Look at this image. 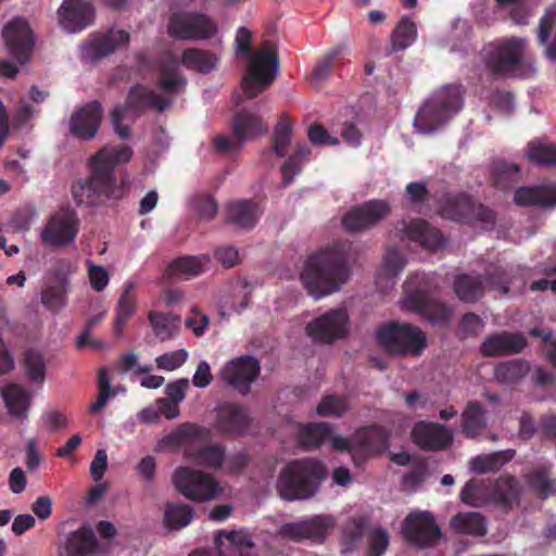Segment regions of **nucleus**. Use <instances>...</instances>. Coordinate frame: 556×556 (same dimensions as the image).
<instances>
[{
    "mask_svg": "<svg viewBox=\"0 0 556 556\" xmlns=\"http://www.w3.org/2000/svg\"><path fill=\"white\" fill-rule=\"evenodd\" d=\"M348 409L349 405L343 397L326 395L317 406V414L320 416L341 417Z\"/></svg>",
    "mask_w": 556,
    "mask_h": 556,
    "instance_id": "e2e57ef3",
    "label": "nucleus"
},
{
    "mask_svg": "<svg viewBox=\"0 0 556 556\" xmlns=\"http://www.w3.org/2000/svg\"><path fill=\"white\" fill-rule=\"evenodd\" d=\"M394 231L402 242L416 243L427 250L437 251L445 244L442 232L424 219L400 220Z\"/></svg>",
    "mask_w": 556,
    "mask_h": 556,
    "instance_id": "4468645a",
    "label": "nucleus"
},
{
    "mask_svg": "<svg viewBox=\"0 0 556 556\" xmlns=\"http://www.w3.org/2000/svg\"><path fill=\"white\" fill-rule=\"evenodd\" d=\"M464 89L447 85L437 90L419 109L414 125L419 132L431 134L453 118L463 106Z\"/></svg>",
    "mask_w": 556,
    "mask_h": 556,
    "instance_id": "39448f33",
    "label": "nucleus"
},
{
    "mask_svg": "<svg viewBox=\"0 0 556 556\" xmlns=\"http://www.w3.org/2000/svg\"><path fill=\"white\" fill-rule=\"evenodd\" d=\"M231 128L236 139L245 141L267 132L261 116L247 110L239 111L232 118Z\"/></svg>",
    "mask_w": 556,
    "mask_h": 556,
    "instance_id": "2f4dec72",
    "label": "nucleus"
},
{
    "mask_svg": "<svg viewBox=\"0 0 556 556\" xmlns=\"http://www.w3.org/2000/svg\"><path fill=\"white\" fill-rule=\"evenodd\" d=\"M188 358V352L184 349L164 353L155 358L159 369L173 371L185 364Z\"/></svg>",
    "mask_w": 556,
    "mask_h": 556,
    "instance_id": "69168bd1",
    "label": "nucleus"
},
{
    "mask_svg": "<svg viewBox=\"0 0 556 556\" xmlns=\"http://www.w3.org/2000/svg\"><path fill=\"white\" fill-rule=\"evenodd\" d=\"M78 232V218L74 211L62 208L54 213L41 231L45 245L61 248L73 242Z\"/></svg>",
    "mask_w": 556,
    "mask_h": 556,
    "instance_id": "2eb2a0df",
    "label": "nucleus"
},
{
    "mask_svg": "<svg viewBox=\"0 0 556 556\" xmlns=\"http://www.w3.org/2000/svg\"><path fill=\"white\" fill-rule=\"evenodd\" d=\"M333 527V517L318 515L312 518L283 523L279 529V533L281 536L295 542L302 540H316L321 542L328 531Z\"/></svg>",
    "mask_w": 556,
    "mask_h": 556,
    "instance_id": "6ab92c4d",
    "label": "nucleus"
},
{
    "mask_svg": "<svg viewBox=\"0 0 556 556\" xmlns=\"http://www.w3.org/2000/svg\"><path fill=\"white\" fill-rule=\"evenodd\" d=\"M350 330V317L345 308H334L309 321L306 333L314 341L331 344L344 339Z\"/></svg>",
    "mask_w": 556,
    "mask_h": 556,
    "instance_id": "f8f14e48",
    "label": "nucleus"
},
{
    "mask_svg": "<svg viewBox=\"0 0 556 556\" xmlns=\"http://www.w3.org/2000/svg\"><path fill=\"white\" fill-rule=\"evenodd\" d=\"M328 470L323 462L315 458H299L289 462L280 471L276 489L279 496L288 502L306 501L314 497Z\"/></svg>",
    "mask_w": 556,
    "mask_h": 556,
    "instance_id": "7ed1b4c3",
    "label": "nucleus"
},
{
    "mask_svg": "<svg viewBox=\"0 0 556 556\" xmlns=\"http://www.w3.org/2000/svg\"><path fill=\"white\" fill-rule=\"evenodd\" d=\"M103 116V108L99 101H91L77 111L70 118V131L81 140H91L98 134Z\"/></svg>",
    "mask_w": 556,
    "mask_h": 556,
    "instance_id": "393cba45",
    "label": "nucleus"
},
{
    "mask_svg": "<svg viewBox=\"0 0 556 556\" xmlns=\"http://www.w3.org/2000/svg\"><path fill=\"white\" fill-rule=\"evenodd\" d=\"M173 103L172 99L161 97L155 91L142 85H136L130 88L126 102L123 108L132 111L137 115L142 114L147 109L151 108L157 112H164Z\"/></svg>",
    "mask_w": 556,
    "mask_h": 556,
    "instance_id": "bb28decb",
    "label": "nucleus"
},
{
    "mask_svg": "<svg viewBox=\"0 0 556 556\" xmlns=\"http://www.w3.org/2000/svg\"><path fill=\"white\" fill-rule=\"evenodd\" d=\"M332 427L327 422L309 424L301 428L299 441L306 448H315L330 439Z\"/></svg>",
    "mask_w": 556,
    "mask_h": 556,
    "instance_id": "a18cd8bd",
    "label": "nucleus"
},
{
    "mask_svg": "<svg viewBox=\"0 0 556 556\" xmlns=\"http://www.w3.org/2000/svg\"><path fill=\"white\" fill-rule=\"evenodd\" d=\"M414 442L426 451H443L452 445L453 431L443 424L418 421L412 431Z\"/></svg>",
    "mask_w": 556,
    "mask_h": 556,
    "instance_id": "5701e85b",
    "label": "nucleus"
},
{
    "mask_svg": "<svg viewBox=\"0 0 556 556\" xmlns=\"http://www.w3.org/2000/svg\"><path fill=\"white\" fill-rule=\"evenodd\" d=\"M453 289L459 301L475 303L484 295L485 285L482 275L459 274L454 278Z\"/></svg>",
    "mask_w": 556,
    "mask_h": 556,
    "instance_id": "473e14b6",
    "label": "nucleus"
},
{
    "mask_svg": "<svg viewBox=\"0 0 556 556\" xmlns=\"http://www.w3.org/2000/svg\"><path fill=\"white\" fill-rule=\"evenodd\" d=\"M250 416L245 407L225 402L216 408L215 429L222 435L241 437L250 428Z\"/></svg>",
    "mask_w": 556,
    "mask_h": 556,
    "instance_id": "4be33fe9",
    "label": "nucleus"
},
{
    "mask_svg": "<svg viewBox=\"0 0 556 556\" xmlns=\"http://www.w3.org/2000/svg\"><path fill=\"white\" fill-rule=\"evenodd\" d=\"M494 496L498 502L510 504L519 497V486L515 477H501L493 489Z\"/></svg>",
    "mask_w": 556,
    "mask_h": 556,
    "instance_id": "4d7b16f0",
    "label": "nucleus"
},
{
    "mask_svg": "<svg viewBox=\"0 0 556 556\" xmlns=\"http://www.w3.org/2000/svg\"><path fill=\"white\" fill-rule=\"evenodd\" d=\"M482 277L485 289L498 291L504 295L509 293V285L513 281L511 270L502 266H490Z\"/></svg>",
    "mask_w": 556,
    "mask_h": 556,
    "instance_id": "3c124183",
    "label": "nucleus"
},
{
    "mask_svg": "<svg viewBox=\"0 0 556 556\" xmlns=\"http://www.w3.org/2000/svg\"><path fill=\"white\" fill-rule=\"evenodd\" d=\"M404 305L432 325H448L453 311L434 299L438 285L426 274L410 276L405 282Z\"/></svg>",
    "mask_w": 556,
    "mask_h": 556,
    "instance_id": "20e7f679",
    "label": "nucleus"
},
{
    "mask_svg": "<svg viewBox=\"0 0 556 556\" xmlns=\"http://www.w3.org/2000/svg\"><path fill=\"white\" fill-rule=\"evenodd\" d=\"M376 337L378 342L394 355L418 356L427 346L425 333L409 324L390 321L377 329Z\"/></svg>",
    "mask_w": 556,
    "mask_h": 556,
    "instance_id": "6e6552de",
    "label": "nucleus"
},
{
    "mask_svg": "<svg viewBox=\"0 0 556 556\" xmlns=\"http://www.w3.org/2000/svg\"><path fill=\"white\" fill-rule=\"evenodd\" d=\"M527 155L538 165L553 166L556 164V146L543 139L533 140L528 143Z\"/></svg>",
    "mask_w": 556,
    "mask_h": 556,
    "instance_id": "09e8293b",
    "label": "nucleus"
},
{
    "mask_svg": "<svg viewBox=\"0 0 556 556\" xmlns=\"http://www.w3.org/2000/svg\"><path fill=\"white\" fill-rule=\"evenodd\" d=\"M24 369L27 378L41 384L46 379V362L43 355L36 350H27L24 354Z\"/></svg>",
    "mask_w": 556,
    "mask_h": 556,
    "instance_id": "6e6d98bb",
    "label": "nucleus"
},
{
    "mask_svg": "<svg viewBox=\"0 0 556 556\" xmlns=\"http://www.w3.org/2000/svg\"><path fill=\"white\" fill-rule=\"evenodd\" d=\"M134 289L135 283L132 281L125 282L123 293L116 305V317L113 325V333L115 337L122 336L127 321L136 311V301L130 294Z\"/></svg>",
    "mask_w": 556,
    "mask_h": 556,
    "instance_id": "4c0bfd02",
    "label": "nucleus"
},
{
    "mask_svg": "<svg viewBox=\"0 0 556 556\" xmlns=\"http://www.w3.org/2000/svg\"><path fill=\"white\" fill-rule=\"evenodd\" d=\"M391 211L388 201L369 200L351 207L342 217V226L351 233L366 231L387 218Z\"/></svg>",
    "mask_w": 556,
    "mask_h": 556,
    "instance_id": "ddd939ff",
    "label": "nucleus"
},
{
    "mask_svg": "<svg viewBox=\"0 0 556 556\" xmlns=\"http://www.w3.org/2000/svg\"><path fill=\"white\" fill-rule=\"evenodd\" d=\"M486 492L483 480H469L460 492V500L471 506L479 507L483 503Z\"/></svg>",
    "mask_w": 556,
    "mask_h": 556,
    "instance_id": "680f3d73",
    "label": "nucleus"
},
{
    "mask_svg": "<svg viewBox=\"0 0 556 556\" xmlns=\"http://www.w3.org/2000/svg\"><path fill=\"white\" fill-rule=\"evenodd\" d=\"M156 85L164 93L176 96L185 91L187 78L177 65L164 64L160 67Z\"/></svg>",
    "mask_w": 556,
    "mask_h": 556,
    "instance_id": "58836bf2",
    "label": "nucleus"
},
{
    "mask_svg": "<svg viewBox=\"0 0 556 556\" xmlns=\"http://www.w3.org/2000/svg\"><path fill=\"white\" fill-rule=\"evenodd\" d=\"M2 37L8 51L20 64L29 61L34 48V37L25 18L14 17L8 22L3 27Z\"/></svg>",
    "mask_w": 556,
    "mask_h": 556,
    "instance_id": "f3484780",
    "label": "nucleus"
},
{
    "mask_svg": "<svg viewBox=\"0 0 556 556\" xmlns=\"http://www.w3.org/2000/svg\"><path fill=\"white\" fill-rule=\"evenodd\" d=\"M368 525L369 519L366 516H354L346 521L343 528L345 549H353L357 546Z\"/></svg>",
    "mask_w": 556,
    "mask_h": 556,
    "instance_id": "5fc2aeb1",
    "label": "nucleus"
},
{
    "mask_svg": "<svg viewBox=\"0 0 556 556\" xmlns=\"http://www.w3.org/2000/svg\"><path fill=\"white\" fill-rule=\"evenodd\" d=\"M148 318L154 334L161 341L173 339L179 331L180 318L176 315L151 311Z\"/></svg>",
    "mask_w": 556,
    "mask_h": 556,
    "instance_id": "ea45409f",
    "label": "nucleus"
},
{
    "mask_svg": "<svg viewBox=\"0 0 556 556\" xmlns=\"http://www.w3.org/2000/svg\"><path fill=\"white\" fill-rule=\"evenodd\" d=\"M260 362L250 355L240 356L226 363L222 369L223 379L239 393L245 395L251 391V383L260 375Z\"/></svg>",
    "mask_w": 556,
    "mask_h": 556,
    "instance_id": "a211bd4d",
    "label": "nucleus"
},
{
    "mask_svg": "<svg viewBox=\"0 0 556 556\" xmlns=\"http://www.w3.org/2000/svg\"><path fill=\"white\" fill-rule=\"evenodd\" d=\"M130 36L126 30L110 29L108 33L90 35L81 49V56L89 62H98L113 53L117 48L126 46Z\"/></svg>",
    "mask_w": 556,
    "mask_h": 556,
    "instance_id": "aec40b11",
    "label": "nucleus"
},
{
    "mask_svg": "<svg viewBox=\"0 0 556 556\" xmlns=\"http://www.w3.org/2000/svg\"><path fill=\"white\" fill-rule=\"evenodd\" d=\"M311 149L307 144H298L293 154L288 157L283 163L282 184L288 187L294 179V176L301 172V166L304 162L308 161Z\"/></svg>",
    "mask_w": 556,
    "mask_h": 556,
    "instance_id": "8fccbe9b",
    "label": "nucleus"
},
{
    "mask_svg": "<svg viewBox=\"0 0 556 556\" xmlns=\"http://www.w3.org/2000/svg\"><path fill=\"white\" fill-rule=\"evenodd\" d=\"M98 542L92 529L81 527L72 532L65 543L66 556H86L93 553Z\"/></svg>",
    "mask_w": 556,
    "mask_h": 556,
    "instance_id": "e433bc0d",
    "label": "nucleus"
},
{
    "mask_svg": "<svg viewBox=\"0 0 556 556\" xmlns=\"http://www.w3.org/2000/svg\"><path fill=\"white\" fill-rule=\"evenodd\" d=\"M189 457L197 464L208 468H220L226 455V448L222 444L203 445L188 450Z\"/></svg>",
    "mask_w": 556,
    "mask_h": 556,
    "instance_id": "79ce46f5",
    "label": "nucleus"
},
{
    "mask_svg": "<svg viewBox=\"0 0 556 556\" xmlns=\"http://www.w3.org/2000/svg\"><path fill=\"white\" fill-rule=\"evenodd\" d=\"M528 483L543 500L553 493L554 481L549 479V472L544 467L532 470L528 475Z\"/></svg>",
    "mask_w": 556,
    "mask_h": 556,
    "instance_id": "bf43d9fd",
    "label": "nucleus"
},
{
    "mask_svg": "<svg viewBox=\"0 0 556 556\" xmlns=\"http://www.w3.org/2000/svg\"><path fill=\"white\" fill-rule=\"evenodd\" d=\"M417 35L416 25L408 17H402L391 34L392 49L404 50L412 45Z\"/></svg>",
    "mask_w": 556,
    "mask_h": 556,
    "instance_id": "864d4df0",
    "label": "nucleus"
},
{
    "mask_svg": "<svg viewBox=\"0 0 556 556\" xmlns=\"http://www.w3.org/2000/svg\"><path fill=\"white\" fill-rule=\"evenodd\" d=\"M440 214L453 222L481 224L484 228H492L495 224L494 212L466 193L446 195L440 203Z\"/></svg>",
    "mask_w": 556,
    "mask_h": 556,
    "instance_id": "1a4fd4ad",
    "label": "nucleus"
},
{
    "mask_svg": "<svg viewBox=\"0 0 556 556\" xmlns=\"http://www.w3.org/2000/svg\"><path fill=\"white\" fill-rule=\"evenodd\" d=\"M344 46L332 48L318 61L312 73V79L314 83H321L331 75L333 61L344 51Z\"/></svg>",
    "mask_w": 556,
    "mask_h": 556,
    "instance_id": "052dcab7",
    "label": "nucleus"
},
{
    "mask_svg": "<svg viewBox=\"0 0 556 556\" xmlns=\"http://www.w3.org/2000/svg\"><path fill=\"white\" fill-rule=\"evenodd\" d=\"M353 442L357 446V452L364 455H372L388 447L389 433L379 425L366 426L355 431Z\"/></svg>",
    "mask_w": 556,
    "mask_h": 556,
    "instance_id": "cd10ccee",
    "label": "nucleus"
},
{
    "mask_svg": "<svg viewBox=\"0 0 556 556\" xmlns=\"http://www.w3.org/2000/svg\"><path fill=\"white\" fill-rule=\"evenodd\" d=\"M402 531L407 541L422 548L433 546L442 535L429 511L409 514L403 522Z\"/></svg>",
    "mask_w": 556,
    "mask_h": 556,
    "instance_id": "dca6fc26",
    "label": "nucleus"
},
{
    "mask_svg": "<svg viewBox=\"0 0 556 556\" xmlns=\"http://www.w3.org/2000/svg\"><path fill=\"white\" fill-rule=\"evenodd\" d=\"M406 260L397 248H390L383 258L382 269L386 276L396 277L405 267Z\"/></svg>",
    "mask_w": 556,
    "mask_h": 556,
    "instance_id": "0e129e2a",
    "label": "nucleus"
},
{
    "mask_svg": "<svg viewBox=\"0 0 556 556\" xmlns=\"http://www.w3.org/2000/svg\"><path fill=\"white\" fill-rule=\"evenodd\" d=\"M194 509L181 502H168L164 506L163 525L167 530L178 531L191 523Z\"/></svg>",
    "mask_w": 556,
    "mask_h": 556,
    "instance_id": "c9c22d12",
    "label": "nucleus"
},
{
    "mask_svg": "<svg viewBox=\"0 0 556 556\" xmlns=\"http://www.w3.org/2000/svg\"><path fill=\"white\" fill-rule=\"evenodd\" d=\"M292 124L286 114H282L275 126L271 139L273 149L277 156L283 157L288 153L291 142Z\"/></svg>",
    "mask_w": 556,
    "mask_h": 556,
    "instance_id": "603ef678",
    "label": "nucleus"
},
{
    "mask_svg": "<svg viewBox=\"0 0 556 556\" xmlns=\"http://www.w3.org/2000/svg\"><path fill=\"white\" fill-rule=\"evenodd\" d=\"M527 40L511 37L489 45L483 52L485 68L495 77H516L523 70Z\"/></svg>",
    "mask_w": 556,
    "mask_h": 556,
    "instance_id": "423d86ee",
    "label": "nucleus"
},
{
    "mask_svg": "<svg viewBox=\"0 0 556 556\" xmlns=\"http://www.w3.org/2000/svg\"><path fill=\"white\" fill-rule=\"evenodd\" d=\"M61 26L77 33L90 26L94 21V8L87 0H64L58 10Z\"/></svg>",
    "mask_w": 556,
    "mask_h": 556,
    "instance_id": "b1692460",
    "label": "nucleus"
},
{
    "mask_svg": "<svg viewBox=\"0 0 556 556\" xmlns=\"http://www.w3.org/2000/svg\"><path fill=\"white\" fill-rule=\"evenodd\" d=\"M486 409L478 401H469L462 413L460 431L470 440L479 438L486 428Z\"/></svg>",
    "mask_w": 556,
    "mask_h": 556,
    "instance_id": "c756f323",
    "label": "nucleus"
},
{
    "mask_svg": "<svg viewBox=\"0 0 556 556\" xmlns=\"http://www.w3.org/2000/svg\"><path fill=\"white\" fill-rule=\"evenodd\" d=\"M208 264L207 255L182 256L173 261L169 269L175 275L198 276L207 268Z\"/></svg>",
    "mask_w": 556,
    "mask_h": 556,
    "instance_id": "de8ad7c7",
    "label": "nucleus"
},
{
    "mask_svg": "<svg viewBox=\"0 0 556 556\" xmlns=\"http://www.w3.org/2000/svg\"><path fill=\"white\" fill-rule=\"evenodd\" d=\"M519 165L503 160L495 161L492 165V179L496 188L508 190L518 181Z\"/></svg>",
    "mask_w": 556,
    "mask_h": 556,
    "instance_id": "c03bdc74",
    "label": "nucleus"
},
{
    "mask_svg": "<svg viewBox=\"0 0 556 556\" xmlns=\"http://www.w3.org/2000/svg\"><path fill=\"white\" fill-rule=\"evenodd\" d=\"M258 219L257 205L250 200H239L227 205V222L242 229H251Z\"/></svg>",
    "mask_w": 556,
    "mask_h": 556,
    "instance_id": "72a5a7b5",
    "label": "nucleus"
},
{
    "mask_svg": "<svg viewBox=\"0 0 556 556\" xmlns=\"http://www.w3.org/2000/svg\"><path fill=\"white\" fill-rule=\"evenodd\" d=\"M1 396L11 416L26 419L31 404L33 394L25 387L10 383L1 389Z\"/></svg>",
    "mask_w": 556,
    "mask_h": 556,
    "instance_id": "c85d7f7f",
    "label": "nucleus"
},
{
    "mask_svg": "<svg viewBox=\"0 0 556 556\" xmlns=\"http://www.w3.org/2000/svg\"><path fill=\"white\" fill-rule=\"evenodd\" d=\"M202 433H210L208 429L198 427L191 424L180 425L174 432L168 435V440L176 444H182L186 440L197 439Z\"/></svg>",
    "mask_w": 556,
    "mask_h": 556,
    "instance_id": "338daca9",
    "label": "nucleus"
},
{
    "mask_svg": "<svg viewBox=\"0 0 556 556\" xmlns=\"http://www.w3.org/2000/svg\"><path fill=\"white\" fill-rule=\"evenodd\" d=\"M389 539V534L384 529H374L368 536V556H381L388 548Z\"/></svg>",
    "mask_w": 556,
    "mask_h": 556,
    "instance_id": "774afa93",
    "label": "nucleus"
},
{
    "mask_svg": "<svg viewBox=\"0 0 556 556\" xmlns=\"http://www.w3.org/2000/svg\"><path fill=\"white\" fill-rule=\"evenodd\" d=\"M530 370V364L526 359H511L500 364L495 368V378L503 383H516Z\"/></svg>",
    "mask_w": 556,
    "mask_h": 556,
    "instance_id": "49530a36",
    "label": "nucleus"
},
{
    "mask_svg": "<svg viewBox=\"0 0 556 556\" xmlns=\"http://www.w3.org/2000/svg\"><path fill=\"white\" fill-rule=\"evenodd\" d=\"M514 201L521 206L553 207L556 206V187H520L515 192Z\"/></svg>",
    "mask_w": 556,
    "mask_h": 556,
    "instance_id": "7c9ffc66",
    "label": "nucleus"
},
{
    "mask_svg": "<svg viewBox=\"0 0 556 556\" xmlns=\"http://www.w3.org/2000/svg\"><path fill=\"white\" fill-rule=\"evenodd\" d=\"M218 58L208 50L199 48H188L182 51L181 64L193 72L200 74L211 73L217 65Z\"/></svg>",
    "mask_w": 556,
    "mask_h": 556,
    "instance_id": "f704fd0d",
    "label": "nucleus"
},
{
    "mask_svg": "<svg viewBox=\"0 0 556 556\" xmlns=\"http://www.w3.org/2000/svg\"><path fill=\"white\" fill-rule=\"evenodd\" d=\"M278 66L277 49L267 42L250 59L248 72L241 81L245 97L253 99L265 91L276 78Z\"/></svg>",
    "mask_w": 556,
    "mask_h": 556,
    "instance_id": "0eeeda50",
    "label": "nucleus"
},
{
    "mask_svg": "<svg viewBox=\"0 0 556 556\" xmlns=\"http://www.w3.org/2000/svg\"><path fill=\"white\" fill-rule=\"evenodd\" d=\"M173 483L179 494L198 503L212 501L222 492L211 475L189 467L177 468L173 475Z\"/></svg>",
    "mask_w": 556,
    "mask_h": 556,
    "instance_id": "9d476101",
    "label": "nucleus"
},
{
    "mask_svg": "<svg viewBox=\"0 0 556 556\" xmlns=\"http://www.w3.org/2000/svg\"><path fill=\"white\" fill-rule=\"evenodd\" d=\"M128 146H105L89 159V177L72 185V195L78 205L96 206L104 200L121 199L124 195V181L118 182L115 168L128 163L132 157Z\"/></svg>",
    "mask_w": 556,
    "mask_h": 556,
    "instance_id": "f257e3e1",
    "label": "nucleus"
},
{
    "mask_svg": "<svg viewBox=\"0 0 556 556\" xmlns=\"http://www.w3.org/2000/svg\"><path fill=\"white\" fill-rule=\"evenodd\" d=\"M515 456L514 450L501 451L486 455H478L470 460V469L476 473H486L498 470Z\"/></svg>",
    "mask_w": 556,
    "mask_h": 556,
    "instance_id": "37998d69",
    "label": "nucleus"
},
{
    "mask_svg": "<svg viewBox=\"0 0 556 556\" xmlns=\"http://www.w3.org/2000/svg\"><path fill=\"white\" fill-rule=\"evenodd\" d=\"M99 394L94 403L89 407V412L93 415L100 413L111 397L116 395L112 390L111 380L105 368H101L98 372Z\"/></svg>",
    "mask_w": 556,
    "mask_h": 556,
    "instance_id": "13d9d810",
    "label": "nucleus"
},
{
    "mask_svg": "<svg viewBox=\"0 0 556 556\" xmlns=\"http://www.w3.org/2000/svg\"><path fill=\"white\" fill-rule=\"evenodd\" d=\"M528 341L521 332L502 331L491 334L481 344V353L488 357L521 353Z\"/></svg>",
    "mask_w": 556,
    "mask_h": 556,
    "instance_id": "a878e982",
    "label": "nucleus"
},
{
    "mask_svg": "<svg viewBox=\"0 0 556 556\" xmlns=\"http://www.w3.org/2000/svg\"><path fill=\"white\" fill-rule=\"evenodd\" d=\"M451 527L462 534L480 536L486 533L484 518L477 511L456 514L451 519Z\"/></svg>",
    "mask_w": 556,
    "mask_h": 556,
    "instance_id": "a19ab883",
    "label": "nucleus"
},
{
    "mask_svg": "<svg viewBox=\"0 0 556 556\" xmlns=\"http://www.w3.org/2000/svg\"><path fill=\"white\" fill-rule=\"evenodd\" d=\"M349 277L350 268L343 244H334L312 254L301 274L305 289L316 300L339 291Z\"/></svg>",
    "mask_w": 556,
    "mask_h": 556,
    "instance_id": "f03ea898",
    "label": "nucleus"
},
{
    "mask_svg": "<svg viewBox=\"0 0 556 556\" xmlns=\"http://www.w3.org/2000/svg\"><path fill=\"white\" fill-rule=\"evenodd\" d=\"M68 273L70 267L64 265L51 269L41 290V304L53 313L60 312L67 304Z\"/></svg>",
    "mask_w": 556,
    "mask_h": 556,
    "instance_id": "412c9836",
    "label": "nucleus"
},
{
    "mask_svg": "<svg viewBox=\"0 0 556 556\" xmlns=\"http://www.w3.org/2000/svg\"><path fill=\"white\" fill-rule=\"evenodd\" d=\"M167 27L172 38L186 41L210 39L217 33L216 22L200 12H175L170 15Z\"/></svg>",
    "mask_w": 556,
    "mask_h": 556,
    "instance_id": "9b49d317",
    "label": "nucleus"
}]
</instances>
